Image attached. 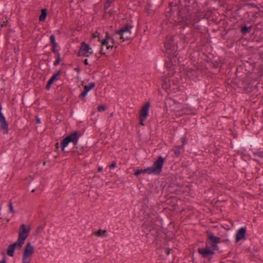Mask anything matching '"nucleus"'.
I'll return each mask as SVG.
<instances>
[{
  "label": "nucleus",
  "mask_w": 263,
  "mask_h": 263,
  "mask_svg": "<svg viewBox=\"0 0 263 263\" xmlns=\"http://www.w3.org/2000/svg\"><path fill=\"white\" fill-rule=\"evenodd\" d=\"M53 83L52 82V81L51 80H50V79L48 80L47 84H46V87L45 88L47 89V90H49L50 87H51V85L53 84Z\"/></svg>",
  "instance_id": "e433bc0d"
},
{
  "label": "nucleus",
  "mask_w": 263,
  "mask_h": 263,
  "mask_svg": "<svg viewBox=\"0 0 263 263\" xmlns=\"http://www.w3.org/2000/svg\"><path fill=\"white\" fill-rule=\"evenodd\" d=\"M109 40L111 41V43L114 46L116 45L117 46L119 45L118 43H117L115 41V39L112 37V36H110L109 35V32L107 31L105 33V39H102V40L101 41V45L100 46V54H101L102 55H105V53L103 51V46H104L105 45H107V44H108Z\"/></svg>",
  "instance_id": "0eeeda50"
},
{
  "label": "nucleus",
  "mask_w": 263,
  "mask_h": 263,
  "mask_svg": "<svg viewBox=\"0 0 263 263\" xmlns=\"http://www.w3.org/2000/svg\"><path fill=\"white\" fill-rule=\"evenodd\" d=\"M91 49L89 45L83 42L81 43V46L78 51V55L79 57L83 56L88 57L89 54H88L87 53H89L90 54L93 53L92 51H90Z\"/></svg>",
  "instance_id": "1a4fd4ad"
},
{
  "label": "nucleus",
  "mask_w": 263,
  "mask_h": 263,
  "mask_svg": "<svg viewBox=\"0 0 263 263\" xmlns=\"http://www.w3.org/2000/svg\"><path fill=\"white\" fill-rule=\"evenodd\" d=\"M181 34L183 35V40L185 41L186 39L189 40L191 37L193 36V34L192 31L190 33H186V34H184L183 32H181Z\"/></svg>",
  "instance_id": "c756f323"
},
{
  "label": "nucleus",
  "mask_w": 263,
  "mask_h": 263,
  "mask_svg": "<svg viewBox=\"0 0 263 263\" xmlns=\"http://www.w3.org/2000/svg\"><path fill=\"white\" fill-rule=\"evenodd\" d=\"M96 83L94 82L90 83L88 85L84 86V89L89 92V90L95 88Z\"/></svg>",
  "instance_id": "bb28decb"
},
{
  "label": "nucleus",
  "mask_w": 263,
  "mask_h": 263,
  "mask_svg": "<svg viewBox=\"0 0 263 263\" xmlns=\"http://www.w3.org/2000/svg\"><path fill=\"white\" fill-rule=\"evenodd\" d=\"M170 6L171 7V14L172 20L173 21V18L176 17L177 12L179 9V0H174L172 2H170Z\"/></svg>",
  "instance_id": "9d476101"
},
{
  "label": "nucleus",
  "mask_w": 263,
  "mask_h": 263,
  "mask_svg": "<svg viewBox=\"0 0 263 263\" xmlns=\"http://www.w3.org/2000/svg\"><path fill=\"white\" fill-rule=\"evenodd\" d=\"M88 92V91L84 88V90L79 96V98H80L82 100H85V98L87 96Z\"/></svg>",
  "instance_id": "7c9ffc66"
},
{
  "label": "nucleus",
  "mask_w": 263,
  "mask_h": 263,
  "mask_svg": "<svg viewBox=\"0 0 263 263\" xmlns=\"http://www.w3.org/2000/svg\"><path fill=\"white\" fill-rule=\"evenodd\" d=\"M193 12V11L189 8L181 7L180 5L179 9L177 12L176 17L173 18V21L176 23L186 22L191 19V14Z\"/></svg>",
  "instance_id": "7ed1b4c3"
},
{
  "label": "nucleus",
  "mask_w": 263,
  "mask_h": 263,
  "mask_svg": "<svg viewBox=\"0 0 263 263\" xmlns=\"http://www.w3.org/2000/svg\"><path fill=\"white\" fill-rule=\"evenodd\" d=\"M116 166V162H112V164L110 165V167L111 168H113L115 167Z\"/></svg>",
  "instance_id": "de8ad7c7"
},
{
  "label": "nucleus",
  "mask_w": 263,
  "mask_h": 263,
  "mask_svg": "<svg viewBox=\"0 0 263 263\" xmlns=\"http://www.w3.org/2000/svg\"><path fill=\"white\" fill-rule=\"evenodd\" d=\"M15 249L14 247L12 246V245H9L8 247L7 253L8 256L13 257L14 256V252Z\"/></svg>",
  "instance_id": "b1692460"
},
{
  "label": "nucleus",
  "mask_w": 263,
  "mask_h": 263,
  "mask_svg": "<svg viewBox=\"0 0 263 263\" xmlns=\"http://www.w3.org/2000/svg\"><path fill=\"white\" fill-rule=\"evenodd\" d=\"M80 135L77 131L72 133L66 137L62 141L61 149L63 152H64L65 147L69 143L72 142L74 145H76L78 142V140Z\"/></svg>",
  "instance_id": "39448f33"
},
{
  "label": "nucleus",
  "mask_w": 263,
  "mask_h": 263,
  "mask_svg": "<svg viewBox=\"0 0 263 263\" xmlns=\"http://www.w3.org/2000/svg\"><path fill=\"white\" fill-rule=\"evenodd\" d=\"M24 242L25 241H23L22 240L18 238L16 242L11 245L15 249L20 250L23 247V245L24 244Z\"/></svg>",
  "instance_id": "412c9836"
},
{
  "label": "nucleus",
  "mask_w": 263,
  "mask_h": 263,
  "mask_svg": "<svg viewBox=\"0 0 263 263\" xmlns=\"http://www.w3.org/2000/svg\"><path fill=\"white\" fill-rule=\"evenodd\" d=\"M105 233H106V231H102L101 230H100L96 233V234L97 236H101L104 235Z\"/></svg>",
  "instance_id": "c9c22d12"
},
{
  "label": "nucleus",
  "mask_w": 263,
  "mask_h": 263,
  "mask_svg": "<svg viewBox=\"0 0 263 263\" xmlns=\"http://www.w3.org/2000/svg\"><path fill=\"white\" fill-rule=\"evenodd\" d=\"M76 114H77V115H83V114H84V113L81 112H77Z\"/></svg>",
  "instance_id": "5fc2aeb1"
},
{
  "label": "nucleus",
  "mask_w": 263,
  "mask_h": 263,
  "mask_svg": "<svg viewBox=\"0 0 263 263\" xmlns=\"http://www.w3.org/2000/svg\"><path fill=\"white\" fill-rule=\"evenodd\" d=\"M22 101L24 105L30 106L33 104L34 100L31 96H23Z\"/></svg>",
  "instance_id": "f3484780"
},
{
  "label": "nucleus",
  "mask_w": 263,
  "mask_h": 263,
  "mask_svg": "<svg viewBox=\"0 0 263 263\" xmlns=\"http://www.w3.org/2000/svg\"><path fill=\"white\" fill-rule=\"evenodd\" d=\"M252 28V26H248L246 24H242L240 26V32L242 34L246 35L251 32Z\"/></svg>",
  "instance_id": "6ab92c4d"
},
{
  "label": "nucleus",
  "mask_w": 263,
  "mask_h": 263,
  "mask_svg": "<svg viewBox=\"0 0 263 263\" xmlns=\"http://www.w3.org/2000/svg\"><path fill=\"white\" fill-rule=\"evenodd\" d=\"M106 106L105 105H101L98 107L97 109L99 111H104L106 109Z\"/></svg>",
  "instance_id": "4c0bfd02"
},
{
  "label": "nucleus",
  "mask_w": 263,
  "mask_h": 263,
  "mask_svg": "<svg viewBox=\"0 0 263 263\" xmlns=\"http://www.w3.org/2000/svg\"><path fill=\"white\" fill-rule=\"evenodd\" d=\"M3 6L0 4V10L2 9Z\"/></svg>",
  "instance_id": "13d9d810"
},
{
  "label": "nucleus",
  "mask_w": 263,
  "mask_h": 263,
  "mask_svg": "<svg viewBox=\"0 0 263 263\" xmlns=\"http://www.w3.org/2000/svg\"><path fill=\"white\" fill-rule=\"evenodd\" d=\"M165 16L167 18H172L171 14V7L170 6V5L165 10Z\"/></svg>",
  "instance_id": "a878e982"
},
{
  "label": "nucleus",
  "mask_w": 263,
  "mask_h": 263,
  "mask_svg": "<svg viewBox=\"0 0 263 263\" xmlns=\"http://www.w3.org/2000/svg\"><path fill=\"white\" fill-rule=\"evenodd\" d=\"M180 5L189 8L191 10H195V13L199 10V5L197 0H179Z\"/></svg>",
  "instance_id": "423d86ee"
},
{
  "label": "nucleus",
  "mask_w": 263,
  "mask_h": 263,
  "mask_svg": "<svg viewBox=\"0 0 263 263\" xmlns=\"http://www.w3.org/2000/svg\"><path fill=\"white\" fill-rule=\"evenodd\" d=\"M56 147H57V148H59V145L58 143H56Z\"/></svg>",
  "instance_id": "6e6d98bb"
},
{
  "label": "nucleus",
  "mask_w": 263,
  "mask_h": 263,
  "mask_svg": "<svg viewBox=\"0 0 263 263\" xmlns=\"http://www.w3.org/2000/svg\"><path fill=\"white\" fill-rule=\"evenodd\" d=\"M111 3V0H107V2L104 4V9L105 10H106L110 7V3Z\"/></svg>",
  "instance_id": "f704fd0d"
},
{
  "label": "nucleus",
  "mask_w": 263,
  "mask_h": 263,
  "mask_svg": "<svg viewBox=\"0 0 263 263\" xmlns=\"http://www.w3.org/2000/svg\"><path fill=\"white\" fill-rule=\"evenodd\" d=\"M160 65H162V62H160Z\"/></svg>",
  "instance_id": "0e129e2a"
},
{
  "label": "nucleus",
  "mask_w": 263,
  "mask_h": 263,
  "mask_svg": "<svg viewBox=\"0 0 263 263\" xmlns=\"http://www.w3.org/2000/svg\"><path fill=\"white\" fill-rule=\"evenodd\" d=\"M171 251H172V249H169V248L166 249L165 251H166V253L167 255H170Z\"/></svg>",
  "instance_id": "49530a36"
},
{
  "label": "nucleus",
  "mask_w": 263,
  "mask_h": 263,
  "mask_svg": "<svg viewBox=\"0 0 263 263\" xmlns=\"http://www.w3.org/2000/svg\"><path fill=\"white\" fill-rule=\"evenodd\" d=\"M178 35H170L166 36L164 44L165 52L168 54L170 59L177 57L178 55Z\"/></svg>",
  "instance_id": "f257e3e1"
},
{
  "label": "nucleus",
  "mask_w": 263,
  "mask_h": 263,
  "mask_svg": "<svg viewBox=\"0 0 263 263\" xmlns=\"http://www.w3.org/2000/svg\"><path fill=\"white\" fill-rule=\"evenodd\" d=\"M34 252V248L30 242H27L24 247L22 256L23 263H30L31 256Z\"/></svg>",
  "instance_id": "20e7f679"
},
{
  "label": "nucleus",
  "mask_w": 263,
  "mask_h": 263,
  "mask_svg": "<svg viewBox=\"0 0 263 263\" xmlns=\"http://www.w3.org/2000/svg\"><path fill=\"white\" fill-rule=\"evenodd\" d=\"M30 231L29 227H26L24 224H22L18 230V238L25 241V240L29 236Z\"/></svg>",
  "instance_id": "6e6552de"
},
{
  "label": "nucleus",
  "mask_w": 263,
  "mask_h": 263,
  "mask_svg": "<svg viewBox=\"0 0 263 263\" xmlns=\"http://www.w3.org/2000/svg\"><path fill=\"white\" fill-rule=\"evenodd\" d=\"M151 230H152V228L151 227L150 229H149V231H151Z\"/></svg>",
  "instance_id": "69168bd1"
},
{
  "label": "nucleus",
  "mask_w": 263,
  "mask_h": 263,
  "mask_svg": "<svg viewBox=\"0 0 263 263\" xmlns=\"http://www.w3.org/2000/svg\"><path fill=\"white\" fill-rule=\"evenodd\" d=\"M92 38H96L97 37L98 38V41L101 43V41L102 40H101V36H100V33L98 31H96V32L93 33L92 34Z\"/></svg>",
  "instance_id": "2f4dec72"
},
{
  "label": "nucleus",
  "mask_w": 263,
  "mask_h": 263,
  "mask_svg": "<svg viewBox=\"0 0 263 263\" xmlns=\"http://www.w3.org/2000/svg\"><path fill=\"white\" fill-rule=\"evenodd\" d=\"M0 263H6V260L5 257L2 260L0 261Z\"/></svg>",
  "instance_id": "864d4df0"
},
{
  "label": "nucleus",
  "mask_w": 263,
  "mask_h": 263,
  "mask_svg": "<svg viewBox=\"0 0 263 263\" xmlns=\"http://www.w3.org/2000/svg\"><path fill=\"white\" fill-rule=\"evenodd\" d=\"M55 54L57 55V58H56L55 61L53 63V65H54V66H56L58 65L59 64H60L61 59L60 53L59 51H58V52H57V53H55Z\"/></svg>",
  "instance_id": "c85d7f7f"
},
{
  "label": "nucleus",
  "mask_w": 263,
  "mask_h": 263,
  "mask_svg": "<svg viewBox=\"0 0 263 263\" xmlns=\"http://www.w3.org/2000/svg\"><path fill=\"white\" fill-rule=\"evenodd\" d=\"M105 46H106V48L107 50H111L114 48H115V49H116L117 48V46L116 45L114 46V45H108V44H107V45H105Z\"/></svg>",
  "instance_id": "a19ab883"
},
{
  "label": "nucleus",
  "mask_w": 263,
  "mask_h": 263,
  "mask_svg": "<svg viewBox=\"0 0 263 263\" xmlns=\"http://www.w3.org/2000/svg\"><path fill=\"white\" fill-rule=\"evenodd\" d=\"M47 16V9L46 8H43L41 10V14L39 16V21L43 22L45 20Z\"/></svg>",
  "instance_id": "aec40b11"
},
{
  "label": "nucleus",
  "mask_w": 263,
  "mask_h": 263,
  "mask_svg": "<svg viewBox=\"0 0 263 263\" xmlns=\"http://www.w3.org/2000/svg\"><path fill=\"white\" fill-rule=\"evenodd\" d=\"M133 26L129 24H126L118 30H116L115 34H127L128 35L134 32Z\"/></svg>",
  "instance_id": "9b49d317"
},
{
  "label": "nucleus",
  "mask_w": 263,
  "mask_h": 263,
  "mask_svg": "<svg viewBox=\"0 0 263 263\" xmlns=\"http://www.w3.org/2000/svg\"><path fill=\"white\" fill-rule=\"evenodd\" d=\"M0 129L4 134L8 133V123L4 116H0Z\"/></svg>",
  "instance_id": "4468645a"
},
{
  "label": "nucleus",
  "mask_w": 263,
  "mask_h": 263,
  "mask_svg": "<svg viewBox=\"0 0 263 263\" xmlns=\"http://www.w3.org/2000/svg\"><path fill=\"white\" fill-rule=\"evenodd\" d=\"M35 192V189H33L32 191H31V192Z\"/></svg>",
  "instance_id": "052dcab7"
},
{
  "label": "nucleus",
  "mask_w": 263,
  "mask_h": 263,
  "mask_svg": "<svg viewBox=\"0 0 263 263\" xmlns=\"http://www.w3.org/2000/svg\"><path fill=\"white\" fill-rule=\"evenodd\" d=\"M158 0H149V5H154L157 4Z\"/></svg>",
  "instance_id": "79ce46f5"
},
{
  "label": "nucleus",
  "mask_w": 263,
  "mask_h": 263,
  "mask_svg": "<svg viewBox=\"0 0 263 263\" xmlns=\"http://www.w3.org/2000/svg\"><path fill=\"white\" fill-rule=\"evenodd\" d=\"M147 117V116H140L139 121L142 125H144L145 124L144 122L146 121Z\"/></svg>",
  "instance_id": "72a5a7b5"
},
{
  "label": "nucleus",
  "mask_w": 263,
  "mask_h": 263,
  "mask_svg": "<svg viewBox=\"0 0 263 263\" xmlns=\"http://www.w3.org/2000/svg\"><path fill=\"white\" fill-rule=\"evenodd\" d=\"M40 123H41L40 119L39 118H38L37 117H36V123L40 124Z\"/></svg>",
  "instance_id": "8fccbe9b"
},
{
  "label": "nucleus",
  "mask_w": 263,
  "mask_h": 263,
  "mask_svg": "<svg viewBox=\"0 0 263 263\" xmlns=\"http://www.w3.org/2000/svg\"><path fill=\"white\" fill-rule=\"evenodd\" d=\"M246 233V228L242 227L240 228L236 234V242H237L239 240L245 239Z\"/></svg>",
  "instance_id": "2eb2a0df"
},
{
  "label": "nucleus",
  "mask_w": 263,
  "mask_h": 263,
  "mask_svg": "<svg viewBox=\"0 0 263 263\" xmlns=\"http://www.w3.org/2000/svg\"><path fill=\"white\" fill-rule=\"evenodd\" d=\"M8 206H9V212L10 213H14L15 212V211L14 210L12 203V202L11 201L9 203Z\"/></svg>",
  "instance_id": "58836bf2"
},
{
  "label": "nucleus",
  "mask_w": 263,
  "mask_h": 263,
  "mask_svg": "<svg viewBox=\"0 0 263 263\" xmlns=\"http://www.w3.org/2000/svg\"><path fill=\"white\" fill-rule=\"evenodd\" d=\"M49 39H50V44H54V43H56L55 39V36H54V34H52V35H50V36L49 37Z\"/></svg>",
  "instance_id": "ea45409f"
},
{
  "label": "nucleus",
  "mask_w": 263,
  "mask_h": 263,
  "mask_svg": "<svg viewBox=\"0 0 263 263\" xmlns=\"http://www.w3.org/2000/svg\"><path fill=\"white\" fill-rule=\"evenodd\" d=\"M172 65V64L171 62H166L165 64V66L166 67L168 68H170Z\"/></svg>",
  "instance_id": "c03bdc74"
},
{
  "label": "nucleus",
  "mask_w": 263,
  "mask_h": 263,
  "mask_svg": "<svg viewBox=\"0 0 263 263\" xmlns=\"http://www.w3.org/2000/svg\"><path fill=\"white\" fill-rule=\"evenodd\" d=\"M206 234L208 237V239L213 243L214 245H212V247L213 250H216L218 249V246L216 245L217 243L220 242V238L219 237L215 236L214 234L209 231L206 232Z\"/></svg>",
  "instance_id": "f8f14e48"
},
{
  "label": "nucleus",
  "mask_w": 263,
  "mask_h": 263,
  "mask_svg": "<svg viewBox=\"0 0 263 263\" xmlns=\"http://www.w3.org/2000/svg\"><path fill=\"white\" fill-rule=\"evenodd\" d=\"M109 115H110V116L113 115V112H111V113H110Z\"/></svg>",
  "instance_id": "680f3d73"
},
{
  "label": "nucleus",
  "mask_w": 263,
  "mask_h": 263,
  "mask_svg": "<svg viewBox=\"0 0 263 263\" xmlns=\"http://www.w3.org/2000/svg\"><path fill=\"white\" fill-rule=\"evenodd\" d=\"M164 162V159L161 156H159L157 160L154 163L151 167H147L144 170H137L134 173V175L137 177L142 173L159 175L162 171Z\"/></svg>",
  "instance_id": "f03ea898"
},
{
  "label": "nucleus",
  "mask_w": 263,
  "mask_h": 263,
  "mask_svg": "<svg viewBox=\"0 0 263 263\" xmlns=\"http://www.w3.org/2000/svg\"><path fill=\"white\" fill-rule=\"evenodd\" d=\"M160 65H162V62H160Z\"/></svg>",
  "instance_id": "e2e57ef3"
},
{
  "label": "nucleus",
  "mask_w": 263,
  "mask_h": 263,
  "mask_svg": "<svg viewBox=\"0 0 263 263\" xmlns=\"http://www.w3.org/2000/svg\"><path fill=\"white\" fill-rule=\"evenodd\" d=\"M51 45L52 46V48H51L52 52H53L54 53H57V52H58V51H59L57 49V47L58 46V44L57 43H54V44H52Z\"/></svg>",
  "instance_id": "473e14b6"
},
{
  "label": "nucleus",
  "mask_w": 263,
  "mask_h": 263,
  "mask_svg": "<svg viewBox=\"0 0 263 263\" xmlns=\"http://www.w3.org/2000/svg\"><path fill=\"white\" fill-rule=\"evenodd\" d=\"M183 149V145L178 146L175 147L174 149H173V151L174 152V154L176 157H178L181 154L182 151Z\"/></svg>",
  "instance_id": "5701e85b"
},
{
  "label": "nucleus",
  "mask_w": 263,
  "mask_h": 263,
  "mask_svg": "<svg viewBox=\"0 0 263 263\" xmlns=\"http://www.w3.org/2000/svg\"><path fill=\"white\" fill-rule=\"evenodd\" d=\"M62 72L61 70H59L57 73L54 74L50 78V80L52 81L53 83L55 81H57L59 79L60 76L62 74Z\"/></svg>",
  "instance_id": "4be33fe9"
},
{
  "label": "nucleus",
  "mask_w": 263,
  "mask_h": 263,
  "mask_svg": "<svg viewBox=\"0 0 263 263\" xmlns=\"http://www.w3.org/2000/svg\"><path fill=\"white\" fill-rule=\"evenodd\" d=\"M84 63L86 65H89L90 64L88 63V61L87 59H85L84 61Z\"/></svg>",
  "instance_id": "09e8293b"
},
{
  "label": "nucleus",
  "mask_w": 263,
  "mask_h": 263,
  "mask_svg": "<svg viewBox=\"0 0 263 263\" xmlns=\"http://www.w3.org/2000/svg\"><path fill=\"white\" fill-rule=\"evenodd\" d=\"M81 69L79 67H77L74 68V70H76L78 72H79L81 71Z\"/></svg>",
  "instance_id": "603ef678"
},
{
  "label": "nucleus",
  "mask_w": 263,
  "mask_h": 263,
  "mask_svg": "<svg viewBox=\"0 0 263 263\" xmlns=\"http://www.w3.org/2000/svg\"><path fill=\"white\" fill-rule=\"evenodd\" d=\"M101 170H102V168L101 167H99L98 171H101Z\"/></svg>",
  "instance_id": "bf43d9fd"
},
{
  "label": "nucleus",
  "mask_w": 263,
  "mask_h": 263,
  "mask_svg": "<svg viewBox=\"0 0 263 263\" xmlns=\"http://www.w3.org/2000/svg\"><path fill=\"white\" fill-rule=\"evenodd\" d=\"M198 252L202 256V257L207 258H210L214 253L213 251L209 249V247H206L204 248L198 249Z\"/></svg>",
  "instance_id": "ddd939ff"
},
{
  "label": "nucleus",
  "mask_w": 263,
  "mask_h": 263,
  "mask_svg": "<svg viewBox=\"0 0 263 263\" xmlns=\"http://www.w3.org/2000/svg\"><path fill=\"white\" fill-rule=\"evenodd\" d=\"M192 109V111H191V112H190V113L184 112V115H196V113L193 110V109ZM182 115H183V114H182Z\"/></svg>",
  "instance_id": "37998d69"
},
{
  "label": "nucleus",
  "mask_w": 263,
  "mask_h": 263,
  "mask_svg": "<svg viewBox=\"0 0 263 263\" xmlns=\"http://www.w3.org/2000/svg\"><path fill=\"white\" fill-rule=\"evenodd\" d=\"M212 63L213 64V67L215 68H217L219 66L221 67L222 66V63L220 60L213 61L212 62Z\"/></svg>",
  "instance_id": "cd10ccee"
},
{
  "label": "nucleus",
  "mask_w": 263,
  "mask_h": 263,
  "mask_svg": "<svg viewBox=\"0 0 263 263\" xmlns=\"http://www.w3.org/2000/svg\"><path fill=\"white\" fill-rule=\"evenodd\" d=\"M7 22V21L3 22V23L2 24H1V27H4L6 26Z\"/></svg>",
  "instance_id": "3c124183"
},
{
  "label": "nucleus",
  "mask_w": 263,
  "mask_h": 263,
  "mask_svg": "<svg viewBox=\"0 0 263 263\" xmlns=\"http://www.w3.org/2000/svg\"><path fill=\"white\" fill-rule=\"evenodd\" d=\"M252 6H253L254 7L256 8L257 9H258V8H257L256 6H255V4H252Z\"/></svg>",
  "instance_id": "4d7b16f0"
},
{
  "label": "nucleus",
  "mask_w": 263,
  "mask_h": 263,
  "mask_svg": "<svg viewBox=\"0 0 263 263\" xmlns=\"http://www.w3.org/2000/svg\"><path fill=\"white\" fill-rule=\"evenodd\" d=\"M151 106L149 102H146L142 107L140 110L139 115L140 116H147L148 115V111Z\"/></svg>",
  "instance_id": "dca6fc26"
},
{
  "label": "nucleus",
  "mask_w": 263,
  "mask_h": 263,
  "mask_svg": "<svg viewBox=\"0 0 263 263\" xmlns=\"http://www.w3.org/2000/svg\"><path fill=\"white\" fill-rule=\"evenodd\" d=\"M186 100L190 103L191 105L194 106L197 103H199V98L198 96L195 95H190L186 98Z\"/></svg>",
  "instance_id": "a211bd4d"
},
{
  "label": "nucleus",
  "mask_w": 263,
  "mask_h": 263,
  "mask_svg": "<svg viewBox=\"0 0 263 263\" xmlns=\"http://www.w3.org/2000/svg\"><path fill=\"white\" fill-rule=\"evenodd\" d=\"M2 109H3L2 106L1 104H0V115H3L4 114H5V110H4L3 112Z\"/></svg>",
  "instance_id": "a18cd8bd"
},
{
  "label": "nucleus",
  "mask_w": 263,
  "mask_h": 263,
  "mask_svg": "<svg viewBox=\"0 0 263 263\" xmlns=\"http://www.w3.org/2000/svg\"><path fill=\"white\" fill-rule=\"evenodd\" d=\"M120 35V39L122 40L123 42L125 41H128L132 40L133 39L132 37L128 35L127 34H119Z\"/></svg>",
  "instance_id": "393cba45"
}]
</instances>
